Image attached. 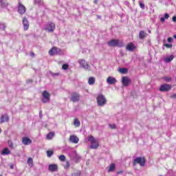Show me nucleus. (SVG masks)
Returning <instances> with one entry per match:
<instances>
[{"mask_svg":"<svg viewBox=\"0 0 176 176\" xmlns=\"http://www.w3.org/2000/svg\"><path fill=\"white\" fill-rule=\"evenodd\" d=\"M88 141L91 142L90 148L91 149H97L98 146H100V144H98V141L96 140L94 135H89L88 136Z\"/></svg>","mask_w":176,"mask_h":176,"instance_id":"nucleus-1","label":"nucleus"},{"mask_svg":"<svg viewBox=\"0 0 176 176\" xmlns=\"http://www.w3.org/2000/svg\"><path fill=\"white\" fill-rule=\"evenodd\" d=\"M146 163V160L145 159V157H138L133 162V166H137V164H140L141 167H145Z\"/></svg>","mask_w":176,"mask_h":176,"instance_id":"nucleus-2","label":"nucleus"},{"mask_svg":"<svg viewBox=\"0 0 176 176\" xmlns=\"http://www.w3.org/2000/svg\"><path fill=\"white\" fill-rule=\"evenodd\" d=\"M107 45L111 47H116V46H118V47H122L123 43H120V40L119 39H112L107 43Z\"/></svg>","mask_w":176,"mask_h":176,"instance_id":"nucleus-3","label":"nucleus"},{"mask_svg":"<svg viewBox=\"0 0 176 176\" xmlns=\"http://www.w3.org/2000/svg\"><path fill=\"white\" fill-rule=\"evenodd\" d=\"M96 101L99 107H104L107 104V98L102 94H100L96 98Z\"/></svg>","mask_w":176,"mask_h":176,"instance_id":"nucleus-4","label":"nucleus"},{"mask_svg":"<svg viewBox=\"0 0 176 176\" xmlns=\"http://www.w3.org/2000/svg\"><path fill=\"white\" fill-rule=\"evenodd\" d=\"M70 101H72V102H79V101H80V94L78 92L72 93Z\"/></svg>","mask_w":176,"mask_h":176,"instance_id":"nucleus-5","label":"nucleus"},{"mask_svg":"<svg viewBox=\"0 0 176 176\" xmlns=\"http://www.w3.org/2000/svg\"><path fill=\"white\" fill-rule=\"evenodd\" d=\"M171 89H173V86L171 85L164 84L160 87L159 90L160 91H162V93H164V92L170 91Z\"/></svg>","mask_w":176,"mask_h":176,"instance_id":"nucleus-6","label":"nucleus"},{"mask_svg":"<svg viewBox=\"0 0 176 176\" xmlns=\"http://www.w3.org/2000/svg\"><path fill=\"white\" fill-rule=\"evenodd\" d=\"M61 53V49L57 47H53L49 51L50 56H56L57 54H60Z\"/></svg>","mask_w":176,"mask_h":176,"instance_id":"nucleus-7","label":"nucleus"},{"mask_svg":"<svg viewBox=\"0 0 176 176\" xmlns=\"http://www.w3.org/2000/svg\"><path fill=\"white\" fill-rule=\"evenodd\" d=\"M25 12H27V8L24 5H23V3H21V2L19 1L18 3V13L23 15Z\"/></svg>","mask_w":176,"mask_h":176,"instance_id":"nucleus-8","label":"nucleus"},{"mask_svg":"<svg viewBox=\"0 0 176 176\" xmlns=\"http://www.w3.org/2000/svg\"><path fill=\"white\" fill-rule=\"evenodd\" d=\"M42 96L45 98L42 100L44 104H46V102H49L50 101V94H49L47 91H43Z\"/></svg>","mask_w":176,"mask_h":176,"instance_id":"nucleus-9","label":"nucleus"},{"mask_svg":"<svg viewBox=\"0 0 176 176\" xmlns=\"http://www.w3.org/2000/svg\"><path fill=\"white\" fill-rule=\"evenodd\" d=\"M56 30V24L54 23H50L45 28V30L47 32H53Z\"/></svg>","mask_w":176,"mask_h":176,"instance_id":"nucleus-10","label":"nucleus"},{"mask_svg":"<svg viewBox=\"0 0 176 176\" xmlns=\"http://www.w3.org/2000/svg\"><path fill=\"white\" fill-rule=\"evenodd\" d=\"M122 83L123 86L127 87V86H129L130 83H131V80L127 76H124L122 78Z\"/></svg>","mask_w":176,"mask_h":176,"instance_id":"nucleus-11","label":"nucleus"},{"mask_svg":"<svg viewBox=\"0 0 176 176\" xmlns=\"http://www.w3.org/2000/svg\"><path fill=\"white\" fill-rule=\"evenodd\" d=\"M22 144L23 145H30L31 144H32V140H31V139H30V138L28 137H24L22 138Z\"/></svg>","mask_w":176,"mask_h":176,"instance_id":"nucleus-12","label":"nucleus"},{"mask_svg":"<svg viewBox=\"0 0 176 176\" xmlns=\"http://www.w3.org/2000/svg\"><path fill=\"white\" fill-rule=\"evenodd\" d=\"M23 25L24 31H27L28 28H30V23H28V20L26 17H24L23 19Z\"/></svg>","mask_w":176,"mask_h":176,"instance_id":"nucleus-13","label":"nucleus"},{"mask_svg":"<svg viewBox=\"0 0 176 176\" xmlns=\"http://www.w3.org/2000/svg\"><path fill=\"white\" fill-rule=\"evenodd\" d=\"M79 64L82 67V68H85V69H89V68H90V65L86 63L85 60L80 59L79 60Z\"/></svg>","mask_w":176,"mask_h":176,"instance_id":"nucleus-14","label":"nucleus"},{"mask_svg":"<svg viewBox=\"0 0 176 176\" xmlns=\"http://www.w3.org/2000/svg\"><path fill=\"white\" fill-rule=\"evenodd\" d=\"M135 49H137V47L133 43H129L126 46V50H129V52H133V50H135Z\"/></svg>","mask_w":176,"mask_h":176,"instance_id":"nucleus-15","label":"nucleus"},{"mask_svg":"<svg viewBox=\"0 0 176 176\" xmlns=\"http://www.w3.org/2000/svg\"><path fill=\"white\" fill-rule=\"evenodd\" d=\"M69 141L70 142H73V144H78L79 142V138L75 135H70Z\"/></svg>","mask_w":176,"mask_h":176,"instance_id":"nucleus-16","label":"nucleus"},{"mask_svg":"<svg viewBox=\"0 0 176 176\" xmlns=\"http://www.w3.org/2000/svg\"><path fill=\"white\" fill-rule=\"evenodd\" d=\"M118 82V80H116V78L112 77V76H109L107 79V82L109 85H115V83H116Z\"/></svg>","mask_w":176,"mask_h":176,"instance_id":"nucleus-17","label":"nucleus"},{"mask_svg":"<svg viewBox=\"0 0 176 176\" xmlns=\"http://www.w3.org/2000/svg\"><path fill=\"white\" fill-rule=\"evenodd\" d=\"M48 170L52 173H54V171H57V170H58V166H57V164H50Z\"/></svg>","mask_w":176,"mask_h":176,"instance_id":"nucleus-18","label":"nucleus"},{"mask_svg":"<svg viewBox=\"0 0 176 176\" xmlns=\"http://www.w3.org/2000/svg\"><path fill=\"white\" fill-rule=\"evenodd\" d=\"M148 36V33L145 32L144 30H141L139 32V38L140 39H145Z\"/></svg>","mask_w":176,"mask_h":176,"instance_id":"nucleus-19","label":"nucleus"},{"mask_svg":"<svg viewBox=\"0 0 176 176\" xmlns=\"http://www.w3.org/2000/svg\"><path fill=\"white\" fill-rule=\"evenodd\" d=\"M5 122H9V116L7 114L1 116L0 118V123H5Z\"/></svg>","mask_w":176,"mask_h":176,"instance_id":"nucleus-20","label":"nucleus"},{"mask_svg":"<svg viewBox=\"0 0 176 176\" xmlns=\"http://www.w3.org/2000/svg\"><path fill=\"white\" fill-rule=\"evenodd\" d=\"M174 60V55H170L164 58L165 63H171Z\"/></svg>","mask_w":176,"mask_h":176,"instance_id":"nucleus-21","label":"nucleus"},{"mask_svg":"<svg viewBox=\"0 0 176 176\" xmlns=\"http://www.w3.org/2000/svg\"><path fill=\"white\" fill-rule=\"evenodd\" d=\"M116 169V166L115 165V164H111L109 167V170L108 172L109 173H112L113 172L114 170Z\"/></svg>","mask_w":176,"mask_h":176,"instance_id":"nucleus-22","label":"nucleus"},{"mask_svg":"<svg viewBox=\"0 0 176 176\" xmlns=\"http://www.w3.org/2000/svg\"><path fill=\"white\" fill-rule=\"evenodd\" d=\"M89 85H94L96 83V78L94 77H89L88 79Z\"/></svg>","mask_w":176,"mask_h":176,"instance_id":"nucleus-23","label":"nucleus"},{"mask_svg":"<svg viewBox=\"0 0 176 176\" xmlns=\"http://www.w3.org/2000/svg\"><path fill=\"white\" fill-rule=\"evenodd\" d=\"M74 125L75 127H79L80 126V121H79V119L75 118L74 120Z\"/></svg>","mask_w":176,"mask_h":176,"instance_id":"nucleus-24","label":"nucleus"},{"mask_svg":"<svg viewBox=\"0 0 176 176\" xmlns=\"http://www.w3.org/2000/svg\"><path fill=\"white\" fill-rule=\"evenodd\" d=\"M2 155H10V151L8 148H4L1 152Z\"/></svg>","mask_w":176,"mask_h":176,"instance_id":"nucleus-25","label":"nucleus"},{"mask_svg":"<svg viewBox=\"0 0 176 176\" xmlns=\"http://www.w3.org/2000/svg\"><path fill=\"white\" fill-rule=\"evenodd\" d=\"M54 137V132H50L47 135V140H52Z\"/></svg>","mask_w":176,"mask_h":176,"instance_id":"nucleus-26","label":"nucleus"},{"mask_svg":"<svg viewBox=\"0 0 176 176\" xmlns=\"http://www.w3.org/2000/svg\"><path fill=\"white\" fill-rule=\"evenodd\" d=\"M118 71L120 74H127V69L126 68H119Z\"/></svg>","mask_w":176,"mask_h":176,"instance_id":"nucleus-27","label":"nucleus"},{"mask_svg":"<svg viewBox=\"0 0 176 176\" xmlns=\"http://www.w3.org/2000/svg\"><path fill=\"white\" fill-rule=\"evenodd\" d=\"M54 154V151H47V157H52V156H53Z\"/></svg>","mask_w":176,"mask_h":176,"instance_id":"nucleus-28","label":"nucleus"},{"mask_svg":"<svg viewBox=\"0 0 176 176\" xmlns=\"http://www.w3.org/2000/svg\"><path fill=\"white\" fill-rule=\"evenodd\" d=\"M163 80H164L165 82H171L172 78L171 77H168V76H165L162 78Z\"/></svg>","mask_w":176,"mask_h":176,"instance_id":"nucleus-29","label":"nucleus"},{"mask_svg":"<svg viewBox=\"0 0 176 176\" xmlns=\"http://www.w3.org/2000/svg\"><path fill=\"white\" fill-rule=\"evenodd\" d=\"M8 146L11 149H14V146L13 145V142H12V140H8Z\"/></svg>","mask_w":176,"mask_h":176,"instance_id":"nucleus-30","label":"nucleus"},{"mask_svg":"<svg viewBox=\"0 0 176 176\" xmlns=\"http://www.w3.org/2000/svg\"><path fill=\"white\" fill-rule=\"evenodd\" d=\"M68 68H69V65L68 64H64L62 66V69H63L64 71H67Z\"/></svg>","mask_w":176,"mask_h":176,"instance_id":"nucleus-31","label":"nucleus"},{"mask_svg":"<svg viewBox=\"0 0 176 176\" xmlns=\"http://www.w3.org/2000/svg\"><path fill=\"white\" fill-rule=\"evenodd\" d=\"M65 159H66V157H65V155H61L59 156V160L60 162H65Z\"/></svg>","mask_w":176,"mask_h":176,"instance_id":"nucleus-32","label":"nucleus"},{"mask_svg":"<svg viewBox=\"0 0 176 176\" xmlns=\"http://www.w3.org/2000/svg\"><path fill=\"white\" fill-rule=\"evenodd\" d=\"M34 164V161L32 160V158H31V157H29L28 159V164Z\"/></svg>","mask_w":176,"mask_h":176,"instance_id":"nucleus-33","label":"nucleus"},{"mask_svg":"<svg viewBox=\"0 0 176 176\" xmlns=\"http://www.w3.org/2000/svg\"><path fill=\"white\" fill-rule=\"evenodd\" d=\"M164 46H165V47H167L168 49H171V47H173V45L171 44H164Z\"/></svg>","mask_w":176,"mask_h":176,"instance_id":"nucleus-34","label":"nucleus"},{"mask_svg":"<svg viewBox=\"0 0 176 176\" xmlns=\"http://www.w3.org/2000/svg\"><path fill=\"white\" fill-rule=\"evenodd\" d=\"M69 162L67 161L66 162V165L65 166V168H69Z\"/></svg>","mask_w":176,"mask_h":176,"instance_id":"nucleus-35","label":"nucleus"},{"mask_svg":"<svg viewBox=\"0 0 176 176\" xmlns=\"http://www.w3.org/2000/svg\"><path fill=\"white\" fill-rule=\"evenodd\" d=\"M140 6L142 9H145V4L142 3H140Z\"/></svg>","mask_w":176,"mask_h":176,"instance_id":"nucleus-36","label":"nucleus"},{"mask_svg":"<svg viewBox=\"0 0 176 176\" xmlns=\"http://www.w3.org/2000/svg\"><path fill=\"white\" fill-rule=\"evenodd\" d=\"M109 126L114 130L115 129H116V125H115V124H110Z\"/></svg>","mask_w":176,"mask_h":176,"instance_id":"nucleus-37","label":"nucleus"},{"mask_svg":"<svg viewBox=\"0 0 176 176\" xmlns=\"http://www.w3.org/2000/svg\"><path fill=\"white\" fill-rule=\"evenodd\" d=\"M72 176H80V172L75 173L72 175Z\"/></svg>","mask_w":176,"mask_h":176,"instance_id":"nucleus-38","label":"nucleus"},{"mask_svg":"<svg viewBox=\"0 0 176 176\" xmlns=\"http://www.w3.org/2000/svg\"><path fill=\"white\" fill-rule=\"evenodd\" d=\"M34 2L35 3H38V4L42 3V0H35Z\"/></svg>","mask_w":176,"mask_h":176,"instance_id":"nucleus-39","label":"nucleus"},{"mask_svg":"<svg viewBox=\"0 0 176 176\" xmlns=\"http://www.w3.org/2000/svg\"><path fill=\"white\" fill-rule=\"evenodd\" d=\"M168 43H170V42H173V38H172V37H168Z\"/></svg>","mask_w":176,"mask_h":176,"instance_id":"nucleus-40","label":"nucleus"},{"mask_svg":"<svg viewBox=\"0 0 176 176\" xmlns=\"http://www.w3.org/2000/svg\"><path fill=\"white\" fill-rule=\"evenodd\" d=\"M170 17V15L167 13L164 14V19H168Z\"/></svg>","mask_w":176,"mask_h":176,"instance_id":"nucleus-41","label":"nucleus"},{"mask_svg":"<svg viewBox=\"0 0 176 176\" xmlns=\"http://www.w3.org/2000/svg\"><path fill=\"white\" fill-rule=\"evenodd\" d=\"M172 20L174 23H176V16H173Z\"/></svg>","mask_w":176,"mask_h":176,"instance_id":"nucleus-42","label":"nucleus"},{"mask_svg":"<svg viewBox=\"0 0 176 176\" xmlns=\"http://www.w3.org/2000/svg\"><path fill=\"white\" fill-rule=\"evenodd\" d=\"M27 83H32V79H29L26 80Z\"/></svg>","mask_w":176,"mask_h":176,"instance_id":"nucleus-43","label":"nucleus"},{"mask_svg":"<svg viewBox=\"0 0 176 176\" xmlns=\"http://www.w3.org/2000/svg\"><path fill=\"white\" fill-rule=\"evenodd\" d=\"M170 98H175V99H176V94L172 95V96H170Z\"/></svg>","mask_w":176,"mask_h":176,"instance_id":"nucleus-44","label":"nucleus"},{"mask_svg":"<svg viewBox=\"0 0 176 176\" xmlns=\"http://www.w3.org/2000/svg\"><path fill=\"white\" fill-rule=\"evenodd\" d=\"M160 20H161L162 23H164L166 19L162 17V18H161Z\"/></svg>","mask_w":176,"mask_h":176,"instance_id":"nucleus-45","label":"nucleus"},{"mask_svg":"<svg viewBox=\"0 0 176 176\" xmlns=\"http://www.w3.org/2000/svg\"><path fill=\"white\" fill-rule=\"evenodd\" d=\"M30 55L32 56V57H34L35 56V54H34V52H31Z\"/></svg>","mask_w":176,"mask_h":176,"instance_id":"nucleus-46","label":"nucleus"},{"mask_svg":"<svg viewBox=\"0 0 176 176\" xmlns=\"http://www.w3.org/2000/svg\"><path fill=\"white\" fill-rule=\"evenodd\" d=\"M122 173H123V170H120L117 172V174H122Z\"/></svg>","mask_w":176,"mask_h":176,"instance_id":"nucleus-47","label":"nucleus"},{"mask_svg":"<svg viewBox=\"0 0 176 176\" xmlns=\"http://www.w3.org/2000/svg\"><path fill=\"white\" fill-rule=\"evenodd\" d=\"M148 34H152V31H151V30H148Z\"/></svg>","mask_w":176,"mask_h":176,"instance_id":"nucleus-48","label":"nucleus"},{"mask_svg":"<svg viewBox=\"0 0 176 176\" xmlns=\"http://www.w3.org/2000/svg\"><path fill=\"white\" fill-rule=\"evenodd\" d=\"M10 168H11V169H13V168H14V166H13V165H11V166H10Z\"/></svg>","mask_w":176,"mask_h":176,"instance_id":"nucleus-49","label":"nucleus"},{"mask_svg":"<svg viewBox=\"0 0 176 176\" xmlns=\"http://www.w3.org/2000/svg\"><path fill=\"white\" fill-rule=\"evenodd\" d=\"M97 2H98L97 0H95V1H94V3H97Z\"/></svg>","mask_w":176,"mask_h":176,"instance_id":"nucleus-50","label":"nucleus"},{"mask_svg":"<svg viewBox=\"0 0 176 176\" xmlns=\"http://www.w3.org/2000/svg\"><path fill=\"white\" fill-rule=\"evenodd\" d=\"M173 38H174L175 39H176V34H175V35L173 36Z\"/></svg>","mask_w":176,"mask_h":176,"instance_id":"nucleus-51","label":"nucleus"},{"mask_svg":"<svg viewBox=\"0 0 176 176\" xmlns=\"http://www.w3.org/2000/svg\"><path fill=\"white\" fill-rule=\"evenodd\" d=\"M2 133V129L0 128V134Z\"/></svg>","mask_w":176,"mask_h":176,"instance_id":"nucleus-52","label":"nucleus"},{"mask_svg":"<svg viewBox=\"0 0 176 176\" xmlns=\"http://www.w3.org/2000/svg\"><path fill=\"white\" fill-rule=\"evenodd\" d=\"M0 176H2V175H0Z\"/></svg>","mask_w":176,"mask_h":176,"instance_id":"nucleus-53","label":"nucleus"}]
</instances>
